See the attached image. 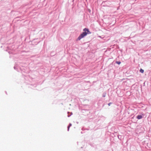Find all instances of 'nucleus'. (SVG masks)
Masks as SVG:
<instances>
[{"label": "nucleus", "instance_id": "obj_3", "mask_svg": "<svg viewBox=\"0 0 151 151\" xmlns=\"http://www.w3.org/2000/svg\"><path fill=\"white\" fill-rule=\"evenodd\" d=\"M71 126H72V124L71 123H70L69 126L68 127V131H69L70 127Z\"/></svg>", "mask_w": 151, "mask_h": 151}, {"label": "nucleus", "instance_id": "obj_8", "mask_svg": "<svg viewBox=\"0 0 151 151\" xmlns=\"http://www.w3.org/2000/svg\"><path fill=\"white\" fill-rule=\"evenodd\" d=\"M72 114V113H71V114L70 115H68V117H70Z\"/></svg>", "mask_w": 151, "mask_h": 151}, {"label": "nucleus", "instance_id": "obj_4", "mask_svg": "<svg viewBox=\"0 0 151 151\" xmlns=\"http://www.w3.org/2000/svg\"><path fill=\"white\" fill-rule=\"evenodd\" d=\"M140 72L141 73H144V70H143V69H140Z\"/></svg>", "mask_w": 151, "mask_h": 151}, {"label": "nucleus", "instance_id": "obj_9", "mask_svg": "<svg viewBox=\"0 0 151 151\" xmlns=\"http://www.w3.org/2000/svg\"><path fill=\"white\" fill-rule=\"evenodd\" d=\"M14 69H16V68H15V67H14Z\"/></svg>", "mask_w": 151, "mask_h": 151}, {"label": "nucleus", "instance_id": "obj_1", "mask_svg": "<svg viewBox=\"0 0 151 151\" xmlns=\"http://www.w3.org/2000/svg\"><path fill=\"white\" fill-rule=\"evenodd\" d=\"M83 31L84 32H83V33L78 37L77 39V40H80L82 38L86 36L88 34H89L91 33V32L89 31L88 29L86 28L84 29Z\"/></svg>", "mask_w": 151, "mask_h": 151}, {"label": "nucleus", "instance_id": "obj_7", "mask_svg": "<svg viewBox=\"0 0 151 151\" xmlns=\"http://www.w3.org/2000/svg\"><path fill=\"white\" fill-rule=\"evenodd\" d=\"M111 104H112V103H111V102H110V103H109V104H108V105H109V106H110V105H111Z\"/></svg>", "mask_w": 151, "mask_h": 151}, {"label": "nucleus", "instance_id": "obj_2", "mask_svg": "<svg viewBox=\"0 0 151 151\" xmlns=\"http://www.w3.org/2000/svg\"><path fill=\"white\" fill-rule=\"evenodd\" d=\"M142 116L141 115H138L137 116V118L138 119H140L142 118Z\"/></svg>", "mask_w": 151, "mask_h": 151}, {"label": "nucleus", "instance_id": "obj_5", "mask_svg": "<svg viewBox=\"0 0 151 151\" xmlns=\"http://www.w3.org/2000/svg\"><path fill=\"white\" fill-rule=\"evenodd\" d=\"M106 93H104L103 94V97H105L106 96Z\"/></svg>", "mask_w": 151, "mask_h": 151}, {"label": "nucleus", "instance_id": "obj_6", "mask_svg": "<svg viewBox=\"0 0 151 151\" xmlns=\"http://www.w3.org/2000/svg\"><path fill=\"white\" fill-rule=\"evenodd\" d=\"M121 62L120 61H116V63L119 65L121 63Z\"/></svg>", "mask_w": 151, "mask_h": 151}]
</instances>
